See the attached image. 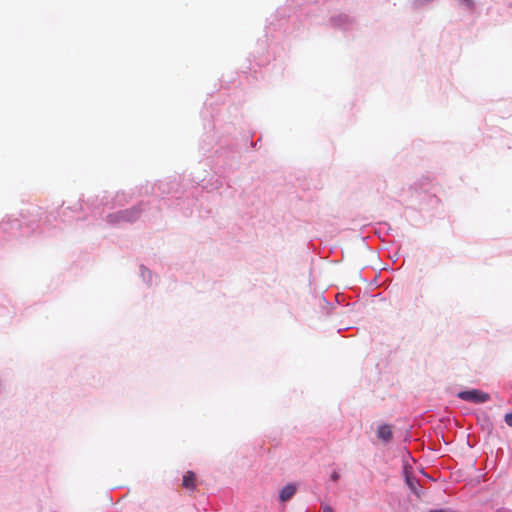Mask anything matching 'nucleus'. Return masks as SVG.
<instances>
[{
	"label": "nucleus",
	"mask_w": 512,
	"mask_h": 512,
	"mask_svg": "<svg viewBox=\"0 0 512 512\" xmlns=\"http://www.w3.org/2000/svg\"><path fill=\"white\" fill-rule=\"evenodd\" d=\"M141 214V208L136 206L123 211H119L108 215V221L112 224H118L123 222H133L139 219Z\"/></svg>",
	"instance_id": "nucleus-1"
},
{
	"label": "nucleus",
	"mask_w": 512,
	"mask_h": 512,
	"mask_svg": "<svg viewBox=\"0 0 512 512\" xmlns=\"http://www.w3.org/2000/svg\"><path fill=\"white\" fill-rule=\"evenodd\" d=\"M460 399L472 403H484L490 399L489 394L478 389L461 391L457 395Z\"/></svg>",
	"instance_id": "nucleus-2"
},
{
	"label": "nucleus",
	"mask_w": 512,
	"mask_h": 512,
	"mask_svg": "<svg viewBox=\"0 0 512 512\" xmlns=\"http://www.w3.org/2000/svg\"><path fill=\"white\" fill-rule=\"evenodd\" d=\"M377 437L385 443H388L392 440V426L388 424H382L377 429Z\"/></svg>",
	"instance_id": "nucleus-3"
},
{
	"label": "nucleus",
	"mask_w": 512,
	"mask_h": 512,
	"mask_svg": "<svg viewBox=\"0 0 512 512\" xmlns=\"http://www.w3.org/2000/svg\"><path fill=\"white\" fill-rule=\"evenodd\" d=\"M182 486L185 489H189V490H192V491L196 489L197 478H196V475L192 471H187L183 475Z\"/></svg>",
	"instance_id": "nucleus-4"
},
{
	"label": "nucleus",
	"mask_w": 512,
	"mask_h": 512,
	"mask_svg": "<svg viewBox=\"0 0 512 512\" xmlns=\"http://www.w3.org/2000/svg\"><path fill=\"white\" fill-rule=\"evenodd\" d=\"M296 486L293 484H288L285 487H283L279 494V499L281 502H286L290 500L294 494L296 493Z\"/></svg>",
	"instance_id": "nucleus-5"
},
{
	"label": "nucleus",
	"mask_w": 512,
	"mask_h": 512,
	"mask_svg": "<svg viewBox=\"0 0 512 512\" xmlns=\"http://www.w3.org/2000/svg\"><path fill=\"white\" fill-rule=\"evenodd\" d=\"M405 480H406V484L408 485V487L410 488V490L417 496V497H420V492L418 490V481L413 478V477H410V475L408 474V472L406 471L405 473Z\"/></svg>",
	"instance_id": "nucleus-6"
},
{
	"label": "nucleus",
	"mask_w": 512,
	"mask_h": 512,
	"mask_svg": "<svg viewBox=\"0 0 512 512\" xmlns=\"http://www.w3.org/2000/svg\"><path fill=\"white\" fill-rule=\"evenodd\" d=\"M461 3L469 9H472L474 6L473 0H461Z\"/></svg>",
	"instance_id": "nucleus-7"
},
{
	"label": "nucleus",
	"mask_w": 512,
	"mask_h": 512,
	"mask_svg": "<svg viewBox=\"0 0 512 512\" xmlns=\"http://www.w3.org/2000/svg\"><path fill=\"white\" fill-rule=\"evenodd\" d=\"M505 422L507 425L512 427V413H508L505 415Z\"/></svg>",
	"instance_id": "nucleus-8"
},
{
	"label": "nucleus",
	"mask_w": 512,
	"mask_h": 512,
	"mask_svg": "<svg viewBox=\"0 0 512 512\" xmlns=\"http://www.w3.org/2000/svg\"><path fill=\"white\" fill-rule=\"evenodd\" d=\"M339 477L340 474L337 471H333L330 475L331 480L334 482L338 481Z\"/></svg>",
	"instance_id": "nucleus-9"
},
{
	"label": "nucleus",
	"mask_w": 512,
	"mask_h": 512,
	"mask_svg": "<svg viewBox=\"0 0 512 512\" xmlns=\"http://www.w3.org/2000/svg\"><path fill=\"white\" fill-rule=\"evenodd\" d=\"M322 512H334L329 505H322Z\"/></svg>",
	"instance_id": "nucleus-10"
}]
</instances>
